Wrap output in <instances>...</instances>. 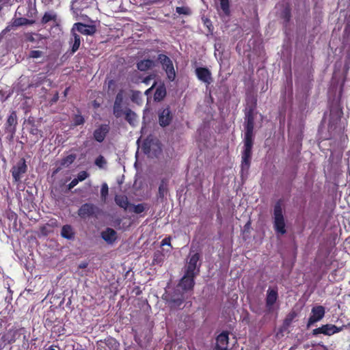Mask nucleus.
<instances>
[{"instance_id":"47","label":"nucleus","mask_w":350,"mask_h":350,"mask_svg":"<svg viewBox=\"0 0 350 350\" xmlns=\"http://www.w3.org/2000/svg\"><path fill=\"white\" fill-rule=\"evenodd\" d=\"M105 163L104 157L101 155L98 156L95 160V164L99 167H102Z\"/></svg>"},{"instance_id":"53","label":"nucleus","mask_w":350,"mask_h":350,"mask_svg":"<svg viewBox=\"0 0 350 350\" xmlns=\"http://www.w3.org/2000/svg\"><path fill=\"white\" fill-rule=\"evenodd\" d=\"M36 37H38V34H29L27 35V38L29 42H34L36 40Z\"/></svg>"},{"instance_id":"21","label":"nucleus","mask_w":350,"mask_h":350,"mask_svg":"<svg viewBox=\"0 0 350 350\" xmlns=\"http://www.w3.org/2000/svg\"><path fill=\"white\" fill-rule=\"evenodd\" d=\"M125 120L131 126H134L137 122V115L128 107H125L124 113Z\"/></svg>"},{"instance_id":"1","label":"nucleus","mask_w":350,"mask_h":350,"mask_svg":"<svg viewBox=\"0 0 350 350\" xmlns=\"http://www.w3.org/2000/svg\"><path fill=\"white\" fill-rule=\"evenodd\" d=\"M254 121L245 122L243 148L241 152V176H247L251 165L254 145Z\"/></svg>"},{"instance_id":"49","label":"nucleus","mask_w":350,"mask_h":350,"mask_svg":"<svg viewBox=\"0 0 350 350\" xmlns=\"http://www.w3.org/2000/svg\"><path fill=\"white\" fill-rule=\"evenodd\" d=\"M42 54V52L40 51H30V53H29V57H31V58H38L40 57H41Z\"/></svg>"},{"instance_id":"37","label":"nucleus","mask_w":350,"mask_h":350,"mask_svg":"<svg viewBox=\"0 0 350 350\" xmlns=\"http://www.w3.org/2000/svg\"><path fill=\"white\" fill-rule=\"evenodd\" d=\"M296 316L297 314L294 311L288 313L284 321V325L286 327H288L291 324L294 319L296 317Z\"/></svg>"},{"instance_id":"27","label":"nucleus","mask_w":350,"mask_h":350,"mask_svg":"<svg viewBox=\"0 0 350 350\" xmlns=\"http://www.w3.org/2000/svg\"><path fill=\"white\" fill-rule=\"evenodd\" d=\"M17 116L16 113L14 111H12L10 116L8 118L7 122H6V126L7 129H9V127H13L12 130L13 131H15V127L17 125Z\"/></svg>"},{"instance_id":"6","label":"nucleus","mask_w":350,"mask_h":350,"mask_svg":"<svg viewBox=\"0 0 350 350\" xmlns=\"http://www.w3.org/2000/svg\"><path fill=\"white\" fill-rule=\"evenodd\" d=\"M200 254L198 252H196L189 256V262H187L185 268V273L191 275H198L200 273V267L201 264L200 263L198 266L197 263L200 260Z\"/></svg>"},{"instance_id":"28","label":"nucleus","mask_w":350,"mask_h":350,"mask_svg":"<svg viewBox=\"0 0 350 350\" xmlns=\"http://www.w3.org/2000/svg\"><path fill=\"white\" fill-rule=\"evenodd\" d=\"M46 77L42 74L33 76L31 82L28 84V88L38 87L44 83Z\"/></svg>"},{"instance_id":"16","label":"nucleus","mask_w":350,"mask_h":350,"mask_svg":"<svg viewBox=\"0 0 350 350\" xmlns=\"http://www.w3.org/2000/svg\"><path fill=\"white\" fill-rule=\"evenodd\" d=\"M75 31L84 35H92L96 31L94 25H88L86 23H75Z\"/></svg>"},{"instance_id":"2","label":"nucleus","mask_w":350,"mask_h":350,"mask_svg":"<svg viewBox=\"0 0 350 350\" xmlns=\"http://www.w3.org/2000/svg\"><path fill=\"white\" fill-rule=\"evenodd\" d=\"M26 330L24 327L12 326L7 329L0 337V347L3 349L8 345H11L16 342L27 341Z\"/></svg>"},{"instance_id":"60","label":"nucleus","mask_w":350,"mask_h":350,"mask_svg":"<svg viewBox=\"0 0 350 350\" xmlns=\"http://www.w3.org/2000/svg\"><path fill=\"white\" fill-rule=\"evenodd\" d=\"M248 316H249V314H248V312H247V317H245L243 318V321H245L247 323H249V317H248Z\"/></svg>"},{"instance_id":"13","label":"nucleus","mask_w":350,"mask_h":350,"mask_svg":"<svg viewBox=\"0 0 350 350\" xmlns=\"http://www.w3.org/2000/svg\"><path fill=\"white\" fill-rule=\"evenodd\" d=\"M96 206L91 203H85L78 210V215L81 218L85 219L92 217L96 212Z\"/></svg>"},{"instance_id":"36","label":"nucleus","mask_w":350,"mask_h":350,"mask_svg":"<svg viewBox=\"0 0 350 350\" xmlns=\"http://www.w3.org/2000/svg\"><path fill=\"white\" fill-rule=\"evenodd\" d=\"M339 20L343 22H350V7L340 12Z\"/></svg>"},{"instance_id":"44","label":"nucleus","mask_w":350,"mask_h":350,"mask_svg":"<svg viewBox=\"0 0 350 350\" xmlns=\"http://www.w3.org/2000/svg\"><path fill=\"white\" fill-rule=\"evenodd\" d=\"M245 121H254V108L250 107L245 112Z\"/></svg>"},{"instance_id":"24","label":"nucleus","mask_w":350,"mask_h":350,"mask_svg":"<svg viewBox=\"0 0 350 350\" xmlns=\"http://www.w3.org/2000/svg\"><path fill=\"white\" fill-rule=\"evenodd\" d=\"M168 183L167 178H163L159 187L158 198L163 199L167 193L168 191Z\"/></svg>"},{"instance_id":"8","label":"nucleus","mask_w":350,"mask_h":350,"mask_svg":"<svg viewBox=\"0 0 350 350\" xmlns=\"http://www.w3.org/2000/svg\"><path fill=\"white\" fill-rule=\"evenodd\" d=\"M158 117L159 124L161 127L169 126L173 120V114L170 110V106L160 109L158 111Z\"/></svg>"},{"instance_id":"40","label":"nucleus","mask_w":350,"mask_h":350,"mask_svg":"<svg viewBox=\"0 0 350 350\" xmlns=\"http://www.w3.org/2000/svg\"><path fill=\"white\" fill-rule=\"evenodd\" d=\"M163 255L160 252H156L154 254L152 263L153 265H161L163 262Z\"/></svg>"},{"instance_id":"31","label":"nucleus","mask_w":350,"mask_h":350,"mask_svg":"<svg viewBox=\"0 0 350 350\" xmlns=\"http://www.w3.org/2000/svg\"><path fill=\"white\" fill-rule=\"evenodd\" d=\"M167 74V78L170 81H173L176 77V72L173 64L167 65V67L163 68Z\"/></svg>"},{"instance_id":"29","label":"nucleus","mask_w":350,"mask_h":350,"mask_svg":"<svg viewBox=\"0 0 350 350\" xmlns=\"http://www.w3.org/2000/svg\"><path fill=\"white\" fill-rule=\"evenodd\" d=\"M125 107L124 104H113V114L116 118H120L123 116L125 113Z\"/></svg>"},{"instance_id":"25","label":"nucleus","mask_w":350,"mask_h":350,"mask_svg":"<svg viewBox=\"0 0 350 350\" xmlns=\"http://www.w3.org/2000/svg\"><path fill=\"white\" fill-rule=\"evenodd\" d=\"M116 204L120 208L126 210L130 205L128 198L124 195H116L114 198Z\"/></svg>"},{"instance_id":"57","label":"nucleus","mask_w":350,"mask_h":350,"mask_svg":"<svg viewBox=\"0 0 350 350\" xmlns=\"http://www.w3.org/2000/svg\"><path fill=\"white\" fill-rule=\"evenodd\" d=\"M155 85H156V82H154V84L150 88H148V90H146L145 91V94L147 96L149 95L150 94V92H152V90H153Z\"/></svg>"},{"instance_id":"39","label":"nucleus","mask_w":350,"mask_h":350,"mask_svg":"<svg viewBox=\"0 0 350 350\" xmlns=\"http://www.w3.org/2000/svg\"><path fill=\"white\" fill-rule=\"evenodd\" d=\"M85 123V119L81 114H75L73 117V124L74 126L83 125Z\"/></svg>"},{"instance_id":"46","label":"nucleus","mask_w":350,"mask_h":350,"mask_svg":"<svg viewBox=\"0 0 350 350\" xmlns=\"http://www.w3.org/2000/svg\"><path fill=\"white\" fill-rule=\"evenodd\" d=\"M89 174L86 171H81L77 174V180L78 182L83 181L88 177Z\"/></svg>"},{"instance_id":"20","label":"nucleus","mask_w":350,"mask_h":350,"mask_svg":"<svg viewBox=\"0 0 350 350\" xmlns=\"http://www.w3.org/2000/svg\"><path fill=\"white\" fill-rule=\"evenodd\" d=\"M57 226V221L55 219H51L49 223L40 228L41 234L44 236H47L53 232V228Z\"/></svg>"},{"instance_id":"62","label":"nucleus","mask_w":350,"mask_h":350,"mask_svg":"<svg viewBox=\"0 0 350 350\" xmlns=\"http://www.w3.org/2000/svg\"><path fill=\"white\" fill-rule=\"evenodd\" d=\"M69 90V88H66L64 90V96H66L67 94H68V92Z\"/></svg>"},{"instance_id":"54","label":"nucleus","mask_w":350,"mask_h":350,"mask_svg":"<svg viewBox=\"0 0 350 350\" xmlns=\"http://www.w3.org/2000/svg\"><path fill=\"white\" fill-rule=\"evenodd\" d=\"M289 14H290L289 10L287 8H286L284 9V20L289 21V17H290Z\"/></svg>"},{"instance_id":"18","label":"nucleus","mask_w":350,"mask_h":350,"mask_svg":"<svg viewBox=\"0 0 350 350\" xmlns=\"http://www.w3.org/2000/svg\"><path fill=\"white\" fill-rule=\"evenodd\" d=\"M185 297L183 293H180L177 296L174 295L167 300L171 308H178L183 304Z\"/></svg>"},{"instance_id":"5","label":"nucleus","mask_w":350,"mask_h":350,"mask_svg":"<svg viewBox=\"0 0 350 350\" xmlns=\"http://www.w3.org/2000/svg\"><path fill=\"white\" fill-rule=\"evenodd\" d=\"M350 326V323L347 325H342L340 327H337L333 324H325L323 325L321 327L314 329L312 330V335L317 336L319 334H323L325 336H332L334 334L338 333L343 330L344 328Z\"/></svg>"},{"instance_id":"33","label":"nucleus","mask_w":350,"mask_h":350,"mask_svg":"<svg viewBox=\"0 0 350 350\" xmlns=\"http://www.w3.org/2000/svg\"><path fill=\"white\" fill-rule=\"evenodd\" d=\"M57 20V15L53 11L46 12L42 17V22L55 21Z\"/></svg>"},{"instance_id":"48","label":"nucleus","mask_w":350,"mask_h":350,"mask_svg":"<svg viewBox=\"0 0 350 350\" xmlns=\"http://www.w3.org/2000/svg\"><path fill=\"white\" fill-rule=\"evenodd\" d=\"M152 79V75H148V76L143 78L142 79L140 78L139 80L135 81V83L142 82L146 85H148Z\"/></svg>"},{"instance_id":"52","label":"nucleus","mask_w":350,"mask_h":350,"mask_svg":"<svg viewBox=\"0 0 350 350\" xmlns=\"http://www.w3.org/2000/svg\"><path fill=\"white\" fill-rule=\"evenodd\" d=\"M79 183L78 180H77V178H74L72 180V181L68 185V189L69 190L72 189V188H74L77 184Z\"/></svg>"},{"instance_id":"9","label":"nucleus","mask_w":350,"mask_h":350,"mask_svg":"<svg viewBox=\"0 0 350 350\" xmlns=\"http://www.w3.org/2000/svg\"><path fill=\"white\" fill-rule=\"evenodd\" d=\"M27 166L26 165L25 160L21 159L19 162L17 163L16 165L14 166L11 170L12 176L14 181L18 183L21 181V175L27 172Z\"/></svg>"},{"instance_id":"22","label":"nucleus","mask_w":350,"mask_h":350,"mask_svg":"<svg viewBox=\"0 0 350 350\" xmlns=\"http://www.w3.org/2000/svg\"><path fill=\"white\" fill-rule=\"evenodd\" d=\"M167 94L166 88L164 83L160 84L157 88L154 94V101H161L165 97Z\"/></svg>"},{"instance_id":"10","label":"nucleus","mask_w":350,"mask_h":350,"mask_svg":"<svg viewBox=\"0 0 350 350\" xmlns=\"http://www.w3.org/2000/svg\"><path fill=\"white\" fill-rule=\"evenodd\" d=\"M278 299V288H269L267 291L265 298L266 308L271 312L273 309V305L276 303Z\"/></svg>"},{"instance_id":"43","label":"nucleus","mask_w":350,"mask_h":350,"mask_svg":"<svg viewBox=\"0 0 350 350\" xmlns=\"http://www.w3.org/2000/svg\"><path fill=\"white\" fill-rule=\"evenodd\" d=\"M176 11L178 14H183V15H189L191 14V10L187 7H177L176 8Z\"/></svg>"},{"instance_id":"12","label":"nucleus","mask_w":350,"mask_h":350,"mask_svg":"<svg viewBox=\"0 0 350 350\" xmlns=\"http://www.w3.org/2000/svg\"><path fill=\"white\" fill-rule=\"evenodd\" d=\"M197 78L203 83L210 85L212 81L211 72L205 67H198L195 70Z\"/></svg>"},{"instance_id":"11","label":"nucleus","mask_w":350,"mask_h":350,"mask_svg":"<svg viewBox=\"0 0 350 350\" xmlns=\"http://www.w3.org/2000/svg\"><path fill=\"white\" fill-rule=\"evenodd\" d=\"M196 275L184 273V275L180 279L178 286L182 288L184 291L193 290L195 285V278Z\"/></svg>"},{"instance_id":"4","label":"nucleus","mask_w":350,"mask_h":350,"mask_svg":"<svg viewBox=\"0 0 350 350\" xmlns=\"http://www.w3.org/2000/svg\"><path fill=\"white\" fill-rule=\"evenodd\" d=\"M342 111L338 107H332L330 109L329 120L328 124V136L325 137L326 139L334 137L338 132V124L340 122Z\"/></svg>"},{"instance_id":"30","label":"nucleus","mask_w":350,"mask_h":350,"mask_svg":"<svg viewBox=\"0 0 350 350\" xmlns=\"http://www.w3.org/2000/svg\"><path fill=\"white\" fill-rule=\"evenodd\" d=\"M131 100L133 103H136L138 105H141L143 103L141 92L138 90H133L131 92Z\"/></svg>"},{"instance_id":"14","label":"nucleus","mask_w":350,"mask_h":350,"mask_svg":"<svg viewBox=\"0 0 350 350\" xmlns=\"http://www.w3.org/2000/svg\"><path fill=\"white\" fill-rule=\"evenodd\" d=\"M110 130L109 125L107 124H102L94 131V139L98 142H103L109 133Z\"/></svg>"},{"instance_id":"3","label":"nucleus","mask_w":350,"mask_h":350,"mask_svg":"<svg viewBox=\"0 0 350 350\" xmlns=\"http://www.w3.org/2000/svg\"><path fill=\"white\" fill-rule=\"evenodd\" d=\"M273 228L276 233L282 235L286 232L282 200H278L273 207Z\"/></svg>"},{"instance_id":"23","label":"nucleus","mask_w":350,"mask_h":350,"mask_svg":"<svg viewBox=\"0 0 350 350\" xmlns=\"http://www.w3.org/2000/svg\"><path fill=\"white\" fill-rule=\"evenodd\" d=\"M154 66V62L152 59H143L137 63V68L141 71H146Z\"/></svg>"},{"instance_id":"51","label":"nucleus","mask_w":350,"mask_h":350,"mask_svg":"<svg viewBox=\"0 0 350 350\" xmlns=\"http://www.w3.org/2000/svg\"><path fill=\"white\" fill-rule=\"evenodd\" d=\"M161 245L162 246H163V245L171 246V237H167L164 238L161 241Z\"/></svg>"},{"instance_id":"59","label":"nucleus","mask_w":350,"mask_h":350,"mask_svg":"<svg viewBox=\"0 0 350 350\" xmlns=\"http://www.w3.org/2000/svg\"><path fill=\"white\" fill-rule=\"evenodd\" d=\"M251 227V221L249 220L244 226L245 230H248Z\"/></svg>"},{"instance_id":"56","label":"nucleus","mask_w":350,"mask_h":350,"mask_svg":"<svg viewBox=\"0 0 350 350\" xmlns=\"http://www.w3.org/2000/svg\"><path fill=\"white\" fill-rule=\"evenodd\" d=\"M302 139H303V133H302V131H300L299 134L297 137V139L299 144V146H301V142Z\"/></svg>"},{"instance_id":"38","label":"nucleus","mask_w":350,"mask_h":350,"mask_svg":"<svg viewBox=\"0 0 350 350\" xmlns=\"http://www.w3.org/2000/svg\"><path fill=\"white\" fill-rule=\"evenodd\" d=\"M109 193V187L106 183H104L101 186L100 197L103 201H105Z\"/></svg>"},{"instance_id":"63","label":"nucleus","mask_w":350,"mask_h":350,"mask_svg":"<svg viewBox=\"0 0 350 350\" xmlns=\"http://www.w3.org/2000/svg\"><path fill=\"white\" fill-rule=\"evenodd\" d=\"M64 329L62 327H61V326L58 328V332H59V335H60V334H62L61 332H62V331H64Z\"/></svg>"},{"instance_id":"50","label":"nucleus","mask_w":350,"mask_h":350,"mask_svg":"<svg viewBox=\"0 0 350 350\" xmlns=\"http://www.w3.org/2000/svg\"><path fill=\"white\" fill-rule=\"evenodd\" d=\"M30 133L33 135H37L38 134H40V136H42V131L40 130H39L37 127H36L35 126H33L31 129H30Z\"/></svg>"},{"instance_id":"41","label":"nucleus","mask_w":350,"mask_h":350,"mask_svg":"<svg viewBox=\"0 0 350 350\" xmlns=\"http://www.w3.org/2000/svg\"><path fill=\"white\" fill-rule=\"evenodd\" d=\"M220 2V8L222 10L224 14H228L229 13V2L228 0H219Z\"/></svg>"},{"instance_id":"58","label":"nucleus","mask_w":350,"mask_h":350,"mask_svg":"<svg viewBox=\"0 0 350 350\" xmlns=\"http://www.w3.org/2000/svg\"><path fill=\"white\" fill-rule=\"evenodd\" d=\"M88 267V263L86 262H83L79 265V269H85Z\"/></svg>"},{"instance_id":"17","label":"nucleus","mask_w":350,"mask_h":350,"mask_svg":"<svg viewBox=\"0 0 350 350\" xmlns=\"http://www.w3.org/2000/svg\"><path fill=\"white\" fill-rule=\"evenodd\" d=\"M101 237L108 243L112 244L117 239V232L111 228H107L101 232Z\"/></svg>"},{"instance_id":"32","label":"nucleus","mask_w":350,"mask_h":350,"mask_svg":"<svg viewBox=\"0 0 350 350\" xmlns=\"http://www.w3.org/2000/svg\"><path fill=\"white\" fill-rule=\"evenodd\" d=\"M75 159L76 155L73 154L64 157L60 161L61 166H69L75 161Z\"/></svg>"},{"instance_id":"19","label":"nucleus","mask_w":350,"mask_h":350,"mask_svg":"<svg viewBox=\"0 0 350 350\" xmlns=\"http://www.w3.org/2000/svg\"><path fill=\"white\" fill-rule=\"evenodd\" d=\"M72 36L70 38V44L71 45V53H75L79 48L81 44V39L79 35L75 32V27L72 28Z\"/></svg>"},{"instance_id":"34","label":"nucleus","mask_w":350,"mask_h":350,"mask_svg":"<svg viewBox=\"0 0 350 350\" xmlns=\"http://www.w3.org/2000/svg\"><path fill=\"white\" fill-rule=\"evenodd\" d=\"M149 208L148 206L146 203L138 204L137 205H133V211L136 214H140L148 210Z\"/></svg>"},{"instance_id":"64","label":"nucleus","mask_w":350,"mask_h":350,"mask_svg":"<svg viewBox=\"0 0 350 350\" xmlns=\"http://www.w3.org/2000/svg\"><path fill=\"white\" fill-rule=\"evenodd\" d=\"M47 350H55V349L53 345H51L47 349Z\"/></svg>"},{"instance_id":"45","label":"nucleus","mask_w":350,"mask_h":350,"mask_svg":"<svg viewBox=\"0 0 350 350\" xmlns=\"http://www.w3.org/2000/svg\"><path fill=\"white\" fill-rule=\"evenodd\" d=\"M123 92L122 90L118 92L115 97V100L113 102V104H123Z\"/></svg>"},{"instance_id":"42","label":"nucleus","mask_w":350,"mask_h":350,"mask_svg":"<svg viewBox=\"0 0 350 350\" xmlns=\"http://www.w3.org/2000/svg\"><path fill=\"white\" fill-rule=\"evenodd\" d=\"M17 0H0V12L4 7L12 5Z\"/></svg>"},{"instance_id":"35","label":"nucleus","mask_w":350,"mask_h":350,"mask_svg":"<svg viewBox=\"0 0 350 350\" xmlns=\"http://www.w3.org/2000/svg\"><path fill=\"white\" fill-rule=\"evenodd\" d=\"M158 60L161 64L163 68L167 66V65H170V64H172V60L164 54H159L158 56Z\"/></svg>"},{"instance_id":"15","label":"nucleus","mask_w":350,"mask_h":350,"mask_svg":"<svg viewBox=\"0 0 350 350\" xmlns=\"http://www.w3.org/2000/svg\"><path fill=\"white\" fill-rule=\"evenodd\" d=\"M229 342V332L223 331L216 338V350H227Z\"/></svg>"},{"instance_id":"26","label":"nucleus","mask_w":350,"mask_h":350,"mask_svg":"<svg viewBox=\"0 0 350 350\" xmlns=\"http://www.w3.org/2000/svg\"><path fill=\"white\" fill-rule=\"evenodd\" d=\"M61 235L62 237L71 240L75 237V232L73 228L70 225L66 224L63 226L61 230Z\"/></svg>"},{"instance_id":"7","label":"nucleus","mask_w":350,"mask_h":350,"mask_svg":"<svg viewBox=\"0 0 350 350\" xmlns=\"http://www.w3.org/2000/svg\"><path fill=\"white\" fill-rule=\"evenodd\" d=\"M325 310L323 306H315L311 310V315L310 316L307 327H309L315 323L321 321L325 316Z\"/></svg>"},{"instance_id":"61","label":"nucleus","mask_w":350,"mask_h":350,"mask_svg":"<svg viewBox=\"0 0 350 350\" xmlns=\"http://www.w3.org/2000/svg\"><path fill=\"white\" fill-rule=\"evenodd\" d=\"M14 26H16V27H18V26H21V25H27V23H12Z\"/></svg>"},{"instance_id":"55","label":"nucleus","mask_w":350,"mask_h":350,"mask_svg":"<svg viewBox=\"0 0 350 350\" xmlns=\"http://www.w3.org/2000/svg\"><path fill=\"white\" fill-rule=\"evenodd\" d=\"M59 99V94L58 92H56L54 96H53L52 99H51V103H56Z\"/></svg>"}]
</instances>
